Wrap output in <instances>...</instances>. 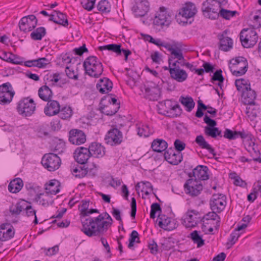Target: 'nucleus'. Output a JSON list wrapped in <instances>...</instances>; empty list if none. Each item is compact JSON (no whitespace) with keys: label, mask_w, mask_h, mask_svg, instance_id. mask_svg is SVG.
I'll return each instance as SVG.
<instances>
[{"label":"nucleus","mask_w":261,"mask_h":261,"mask_svg":"<svg viewBox=\"0 0 261 261\" xmlns=\"http://www.w3.org/2000/svg\"><path fill=\"white\" fill-rule=\"evenodd\" d=\"M171 77L179 83H182L187 80L188 73L184 69L176 67L170 69Z\"/></svg>","instance_id":"obj_25"},{"label":"nucleus","mask_w":261,"mask_h":261,"mask_svg":"<svg viewBox=\"0 0 261 261\" xmlns=\"http://www.w3.org/2000/svg\"><path fill=\"white\" fill-rule=\"evenodd\" d=\"M149 128L147 125H142L138 128V134L140 137H148L150 135Z\"/></svg>","instance_id":"obj_57"},{"label":"nucleus","mask_w":261,"mask_h":261,"mask_svg":"<svg viewBox=\"0 0 261 261\" xmlns=\"http://www.w3.org/2000/svg\"><path fill=\"white\" fill-rule=\"evenodd\" d=\"M90 156L89 150L84 147L76 148L74 152L75 160L81 164L86 163Z\"/></svg>","instance_id":"obj_21"},{"label":"nucleus","mask_w":261,"mask_h":261,"mask_svg":"<svg viewBox=\"0 0 261 261\" xmlns=\"http://www.w3.org/2000/svg\"><path fill=\"white\" fill-rule=\"evenodd\" d=\"M65 72L67 76L71 79L77 80L78 79V74L77 71L73 70L70 66H66L65 68Z\"/></svg>","instance_id":"obj_58"},{"label":"nucleus","mask_w":261,"mask_h":261,"mask_svg":"<svg viewBox=\"0 0 261 261\" xmlns=\"http://www.w3.org/2000/svg\"><path fill=\"white\" fill-rule=\"evenodd\" d=\"M195 141L201 148L207 149L213 156L216 155L214 149L205 141L203 136H197Z\"/></svg>","instance_id":"obj_36"},{"label":"nucleus","mask_w":261,"mask_h":261,"mask_svg":"<svg viewBox=\"0 0 261 261\" xmlns=\"http://www.w3.org/2000/svg\"><path fill=\"white\" fill-rule=\"evenodd\" d=\"M44 194L42 193L37 194L34 199V200L44 206H47L49 205V202L48 200L49 196L48 195H46L44 196V197H42V196Z\"/></svg>","instance_id":"obj_52"},{"label":"nucleus","mask_w":261,"mask_h":261,"mask_svg":"<svg viewBox=\"0 0 261 261\" xmlns=\"http://www.w3.org/2000/svg\"><path fill=\"white\" fill-rule=\"evenodd\" d=\"M153 190L151 184L149 181H142V189L141 192L148 196Z\"/></svg>","instance_id":"obj_55"},{"label":"nucleus","mask_w":261,"mask_h":261,"mask_svg":"<svg viewBox=\"0 0 261 261\" xmlns=\"http://www.w3.org/2000/svg\"><path fill=\"white\" fill-rule=\"evenodd\" d=\"M184 188L187 194L195 197L200 194L203 189V186L200 181L189 179L185 184Z\"/></svg>","instance_id":"obj_9"},{"label":"nucleus","mask_w":261,"mask_h":261,"mask_svg":"<svg viewBox=\"0 0 261 261\" xmlns=\"http://www.w3.org/2000/svg\"><path fill=\"white\" fill-rule=\"evenodd\" d=\"M60 158L55 153H49L43 155L41 164L49 171L57 170L61 165Z\"/></svg>","instance_id":"obj_7"},{"label":"nucleus","mask_w":261,"mask_h":261,"mask_svg":"<svg viewBox=\"0 0 261 261\" xmlns=\"http://www.w3.org/2000/svg\"><path fill=\"white\" fill-rule=\"evenodd\" d=\"M226 201L221 194H214L210 201V205L212 211L221 213L225 207Z\"/></svg>","instance_id":"obj_14"},{"label":"nucleus","mask_w":261,"mask_h":261,"mask_svg":"<svg viewBox=\"0 0 261 261\" xmlns=\"http://www.w3.org/2000/svg\"><path fill=\"white\" fill-rule=\"evenodd\" d=\"M197 12V10L194 4L192 3H187L179 10L178 15L176 16L177 20L178 17H182L186 19L190 18L194 16Z\"/></svg>","instance_id":"obj_20"},{"label":"nucleus","mask_w":261,"mask_h":261,"mask_svg":"<svg viewBox=\"0 0 261 261\" xmlns=\"http://www.w3.org/2000/svg\"><path fill=\"white\" fill-rule=\"evenodd\" d=\"M218 212L212 211V212H209L204 215L203 218L206 220H216V224L215 227L218 229L220 226V218L217 215Z\"/></svg>","instance_id":"obj_47"},{"label":"nucleus","mask_w":261,"mask_h":261,"mask_svg":"<svg viewBox=\"0 0 261 261\" xmlns=\"http://www.w3.org/2000/svg\"><path fill=\"white\" fill-rule=\"evenodd\" d=\"M158 211H161L160 205L158 203H154L151 205V211L150 213V217L152 219L155 217L156 213Z\"/></svg>","instance_id":"obj_63"},{"label":"nucleus","mask_w":261,"mask_h":261,"mask_svg":"<svg viewBox=\"0 0 261 261\" xmlns=\"http://www.w3.org/2000/svg\"><path fill=\"white\" fill-rule=\"evenodd\" d=\"M235 85L238 91L242 93L244 90H247L251 88L250 84L248 80L241 78L237 79L235 81Z\"/></svg>","instance_id":"obj_40"},{"label":"nucleus","mask_w":261,"mask_h":261,"mask_svg":"<svg viewBox=\"0 0 261 261\" xmlns=\"http://www.w3.org/2000/svg\"><path fill=\"white\" fill-rule=\"evenodd\" d=\"M207 106L203 103L201 100L198 101V109L196 112L195 116L198 118H201L203 115L202 110H205L207 109Z\"/></svg>","instance_id":"obj_59"},{"label":"nucleus","mask_w":261,"mask_h":261,"mask_svg":"<svg viewBox=\"0 0 261 261\" xmlns=\"http://www.w3.org/2000/svg\"><path fill=\"white\" fill-rule=\"evenodd\" d=\"M59 182L58 180L54 179L49 181L48 184L45 185V190L46 193L51 195H56L60 192Z\"/></svg>","instance_id":"obj_37"},{"label":"nucleus","mask_w":261,"mask_h":261,"mask_svg":"<svg viewBox=\"0 0 261 261\" xmlns=\"http://www.w3.org/2000/svg\"><path fill=\"white\" fill-rule=\"evenodd\" d=\"M15 95L12 86L9 82L0 85V103L7 105L10 103Z\"/></svg>","instance_id":"obj_8"},{"label":"nucleus","mask_w":261,"mask_h":261,"mask_svg":"<svg viewBox=\"0 0 261 261\" xmlns=\"http://www.w3.org/2000/svg\"><path fill=\"white\" fill-rule=\"evenodd\" d=\"M46 34V30L41 27L37 28L31 34V38L34 40H40Z\"/></svg>","instance_id":"obj_41"},{"label":"nucleus","mask_w":261,"mask_h":261,"mask_svg":"<svg viewBox=\"0 0 261 261\" xmlns=\"http://www.w3.org/2000/svg\"><path fill=\"white\" fill-rule=\"evenodd\" d=\"M87 148L91 156L100 158L105 154V148L98 143L93 142Z\"/></svg>","instance_id":"obj_24"},{"label":"nucleus","mask_w":261,"mask_h":261,"mask_svg":"<svg viewBox=\"0 0 261 261\" xmlns=\"http://www.w3.org/2000/svg\"><path fill=\"white\" fill-rule=\"evenodd\" d=\"M47 101L46 106L44 109L45 114L48 116H52L58 114L60 108L59 102L51 99Z\"/></svg>","instance_id":"obj_23"},{"label":"nucleus","mask_w":261,"mask_h":261,"mask_svg":"<svg viewBox=\"0 0 261 261\" xmlns=\"http://www.w3.org/2000/svg\"><path fill=\"white\" fill-rule=\"evenodd\" d=\"M38 94L40 98L45 101L51 99L53 96L52 90L46 84L39 88Z\"/></svg>","instance_id":"obj_33"},{"label":"nucleus","mask_w":261,"mask_h":261,"mask_svg":"<svg viewBox=\"0 0 261 261\" xmlns=\"http://www.w3.org/2000/svg\"><path fill=\"white\" fill-rule=\"evenodd\" d=\"M221 7V3L217 0H206L202 3L201 11L205 17L215 20L219 18Z\"/></svg>","instance_id":"obj_3"},{"label":"nucleus","mask_w":261,"mask_h":261,"mask_svg":"<svg viewBox=\"0 0 261 261\" xmlns=\"http://www.w3.org/2000/svg\"><path fill=\"white\" fill-rule=\"evenodd\" d=\"M256 97V92L251 88L242 93V101L245 105L254 103Z\"/></svg>","instance_id":"obj_31"},{"label":"nucleus","mask_w":261,"mask_h":261,"mask_svg":"<svg viewBox=\"0 0 261 261\" xmlns=\"http://www.w3.org/2000/svg\"><path fill=\"white\" fill-rule=\"evenodd\" d=\"M227 31H224L221 34L218 35L219 39V49L224 51H227L232 48V40L226 36Z\"/></svg>","instance_id":"obj_22"},{"label":"nucleus","mask_w":261,"mask_h":261,"mask_svg":"<svg viewBox=\"0 0 261 261\" xmlns=\"http://www.w3.org/2000/svg\"><path fill=\"white\" fill-rule=\"evenodd\" d=\"M257 38L256 32L252 29H244L240 34L242 45L246 48L253 46L257 42Z\"/></svg>","instance_id":"obj_5"},{"label":"nucleus","mask_w":261,"mask_h":261,"mask_svg":"<svg viewBox=\"0 0 261 261\" xmlns=\"http://www.w3.org/2000/svg\"><path fill=\"white\" fill-rule=\"evenodd\" d=\"M237 13L236 11H230L221 8L219 12V17L221 16L224 19L229 20L231 17L235 16Z\"/></svg>","instance_id":"obj_49"},{"label":"nucleus","mask_w":261,"mask_h":261,"mask_svg":"<svg viewBox=\"0 0 261 261\" xmlns=\"http://www.w3.org/2000/svg\"><path fill=\"white\" fill-rule=\"evenodd\" d=\"M85 73L91 77L98 78L103 71L102 63L95 56L88 57L83 63Z\"/></svg>","instance_id":"obj_2"},{"label":"nucleus","mask_w":261,"mask_h":261,"mask_svg":"<svg viewBox=\"0 0 261 261\" xmlns=\"http://www.w3.org/2000/svg\"><path fill=\"white\" fill-rule=\"evenodd\" d=\"M166 48L170 52V56L168 58V63L171 65L172 62L174 59H178L180 61L185 60L182 51L181 49L178 47H173L170 44L166 46Z\"/></svg>","instance_id":"obj_26"},{"label":"nucleus","mask_w":261,"mask_h":261,"mask_svg":"<svg viewBox=\"0 0 261 261\" xmlns=\"http://www.w3.org/2000/svg\"><path fill=\"white\" fill-rule=\"evenodd\" d=\"M179 101L182 105L186 107L188 112H191L195 106V102L191 97L181 96Z\"/></svg>","instance_id":"obj_42"},{"label":"nucleus","mask_w":261,"mask_h":261,"mask_svg":"<svg viewBox=\"0 0 261 261\" xmlns=\"http://www.w3.org/2000/svg\"><path fill=\"white\" fill-rule=\"evenodd\" d=\"M23 185L22 180L20 178H16L9 183L8 190L12 193H17L21 190Z\"/></svg>","instance_id":"obj_39"},{"label":"nucleus","mask_w":261,"mask_h":261,"mask_svg":"<svg viewBox=\"0 0 261 261\" xmlns=\"http://www.w3.org/2000/svg\"><path fill=\"white\" fill-rule=\"evenodd\" d=\"M72 173L76 177L82 178L84 177L87 173L86 169H83L81 167H73L72 169Z\"/></svg>","instance_id":"obj_53"},{"label":"nucleus","mask_w":261,"mask_h":261,"mask_svg":"<svg viewBox=\"0 0 261 261\" xmlns=\"http://www.w3.org/2000/svg\"><path fill=\"white\" fill-rule=\"evenodd\" d=\"M97 8L102 13H109L111 11V5L108 1L102 0L98 3Z\"/></svg>","instance_id":"obj_48"},{"label":"nucleus","mask_w":261,"mask_h":261,"mask_svg":"<svg viewBox=\"0 0 261 261\" xmlns=\"http://www.w3.org/2000/svg\"><path fill=\"white\" fill-rule=\"evenodd\" d=\"M208 168L203 165H198L193 170V174L196 179L205 180L208 179Z\"/></svg>","instance_id":"obj_29"},{"label":"nucleus","mask_w":261,"mask_h":261,"mask_svg":"<svg viewBox=\"0 0 261 261\" xmlns=\"http://www.w3.org/2000/svg\"><path fill=\"white\" fill-rule=\"evenodd\" d=\"M38 20L34 15L23 17L19 22V29L24 32L33 30L37 25Z\"/></svg>","instance_id":"obj_10"},{"label":"nucleus","mask_w":261,"mask_h":261,"mask_svg":"<svg viewBox=\"0 0 261 261\" xmlns=\"http://www.w3.org/2000/svg\"><path fill=\"white\" fill-rule=\"evenodd\" d=\"M168 147L167 143L163 139H156L151 144V148L154 151L161 152L165 150Z\"/></svg>","instance_id":"obj_38"},{"label":"nucleus","mask_w":261,"mask_h":261,"mask_svg":"<svg viewBox=\"0 0 261 261\" xmlns=\"http://www.w3.org/2000/svg\"><path fill=\"white\" fill-rule=\"evenodd\" d=\"M23 209V207L20 203L17 202L15 205L10 206L9 210L12 215H18L21 212Z\"/></svg>","instance_id":"obj_60"},{"label":"nucleus","mask_w":261,"mask_h":261,"mask_svg":"<svg viewBox=\"0 0 261 261\" xmlns=\"http://www.w3.org/2000/svg\"><path fill=\"white\" fill-rule=\"evenodd\" d=\"M247 144V150L253 157V159L258 157L260 155V152L257 148V146L255 143L252 141H250L248 142Z\"/></svg>","instance_id":"obj_46"},{"label":"nucleus","mask_w":261,"mask_h":261,"mask_svg":"<svg viewBox=\"0 0 261 261\" xmlns=\"http://www.w3.org/2000/svg\"><path fill=\"white\" fill-rule=\"evenodd\" d=\"M204 134L208 137H211L213 138H216L217 137L219 136L222 137L221 130H219L218 128L214 127H204Z\"/></svg>","instance_id":"obj_43"},{"label":"nucleus","mask_w":261,"mask_h":261,"mask_svg":"<svg viewBox=\"0 0 261 261\" xmlns=\"http://www.w3.org/2000/svg\"><path fill=\"white\" fill-rule=\"evenodd\" d=\"M165 107L164 113L165 115L171 117H176L179 116L181 113V109L178 104H174L170 100L165 101L164 105H162Z\"/></svg>","instance_id":"obj_13"},{"label":"nucleus","mask_w":261,"mask_h":261,"mask_svg":"<svg viewBox=\"0 0 261 261\" xmlns=\"http://www.w3.org/2000/svg\"><path fill=\"white\" fill-rule=\"evenodd\" d=\"M25 211H26L27 215L28 217L34 216L35 219H34V220L33 221V223L35 224H38V219H37V216H36V212L35 210H34L32 208V206H31V205L27 206V207L25 208Z\"/></svg>","instance_id":"obj_62"},{"label":"nucleus","mask_w":261,"mask_h":261,"mask_svg":"<svg viewBox=\"0 0 261 261\" xmlns=\"http://www.w3.org/2000/svg\"><path fill=\"white\" fill-rule=\"evenodd\" d=\"M86 141L84 132L78 129H72L69 132V141L72 144L80 145Z\"/></svg>","instance_id":"obj_16"},{"label":"nucleus","mask_w":261,"mask_h":261,"mask_svg":"<svg viewBox=\"0 0 261 261\" xmlns=\"http://www.w3.org/2000/svg\"><path fill=\"white\" fill-rule=\"evenodd\" d=\"M59 115L61 119H67L69 118L72 114V110L70 107H64L60 109Z\"/></svg>","instance_id":"obj_51"},{"label":"nucleus","mask_w":261,"mask_h":261,"mask_svg":"<svg viewBox=\"0 0 261 261\" xmlns=\"http://www.w3.org/2000/svg\"><path fill=\"white\" fill-rule=\"evenodd\" d=\"M0 240L6 241L13 237L14 231L12 229V226L9 224H2L1 225Z\"/></svg>","instance_id":"obj_30"},{"label":"nucleus","mask_w":261,"mask_h":261,"mask_svg":"<svg viewBox=\"0 0 261 261\" xmlns=\"http://www.w3.org/2000/svg\"><path fill=\"white\" fill-rule=\"evenodd\" d=\"M171 16L168 13L166 9L161 7L153 19V24L158 26H168L171 21Z\"/></svg>","instance_id":"obj_12"},{"label":"nucleus","mask_w":261,"mask_h":261,"mask_svg":"<svg viewBox=\"0 0 261 261\" xmlns=\"http://www.w3.org/2000/svg\"><path fill=\"white\" fill-rule=\"evenodd\" d=\"M240 236V234L239 232L234 229V230L230 234L227 244H230L231 246L233 245L238 240Z\"/></svg>","instance_id":"obj_64"},{"label":"nucleus","mask_w":261,"mask_h":261,"mask_svg":"<svg viewBox=\"0 0 261 261\" xmlns=\"http://www.w3.org/2000/svg\"><path fill=\"white\" fill-rule=\"evenodd\" d=\"M61 79L59 73H54L53 74H48L44 77L45 84L47 83L49 85H54L55 83H57Z\"/></svg>","instance_id":"obj_45"},{"label":"nucleus","mask_w":261,"mask_h":261,"mask_svg":"<svg viewBox=\"0 0 261 261\" xmlns=\"http://www.w3.org/2000/svg\"><path fill=\"white\" fill-rule=\"evenodd\" d=\"M103 102H106L107 103H110L111 104L114 105H119L120 106V103L118 102L116 96L112 94H107L104 96L100 100V103L103 104Z\"/></svg>","instance_id":"obj_50"},{"label":"nucleus","mask_w":261,"mask_h":261,"mask_svg":"<svg viewBox=\"0 0 261 261\" xmlns=\"http://www.w3.org/2000/svg\"><path fill=\"white\" fill-rule=\"evenodd\" d=\"M122 133L116 128H113L107 133L105 140L108 144L111 145L120 144L122 141Z\"/></svg>","instance_id":"obj_15"},{"label":"nucleus","mask_w":261,"mask_h":261,"mask_svg":"<svg viewBox=\"0 0 261 261\" xmlns=\"http://www.w3.org/2000/svg\"><path fill=\"white\" fill-rule=\"evenodd\" d=\"M149 3L147 0H135V4L132 8L136 17H143L148 12Z\"/></svg>","instance_id":"obj_11"},{"label":"nucleus","mask_w":261,"mask_h":261,"mask_svg":"<svg viewBox=\"0 0 261 261\" xmlns=\"http://www.w3.org/2000/svg\"><path fill=\"white\" fill-rule=\"evenodd\" d=\"M139 243V234L136 230H133L130 235L128 247L131 248L134 246L135 242Z\"/></svg>","instance_id":"obj_56"},{"label":"nucleus","mask_w":261,"mask_h":261,"mask_svg":"<svg viewBox=\"0 0 261 261\" xmlns=\"http://www.w3.org/2000/svg\"><path fill=\"white\" fill-rule=\"evenodd\" d=\"M100 110L104 114L108 116H112L115 114L120 108L119 105L111 104L103 102V104L100 103Z\"/></svg>","instance_id":"obj_28"},{"label":"nucleus","mask_w":261,"mask_h":261,"mask_svg":"<svg viewBox=\"0 0 261 261\" xmlns=\"http://www.w3.org/2000/svg\"><path fill=\"white\" fill-rule=\"evenodd\" d=\"M246 108V113L250 120H253L259 113V108L255 102L247 104Z\"/></svg>","instance_id":"obj_34"},{"label":"nucleus","mask_w":261,"mask_h":261,"mask_svg":"<svg viewBox=\"0 0 261 261\" xmlns=\"http://www.w3.org/2000/svg\"><path fill=\"white\" fill-rule=\"evenodd\" d=\"M36 109V104L29 97L21 99L17 103V110L18 113L24 116H31Z\"/></svg>","instance_id":"obj_6"},{"label":"nucleus","mask_w":261,"mask_h":261,"mask_svg":"<svg viewBox=\"0 0 261 261\" xmlns=\"http://www.w3.org/2000/svg\"><path fill=\"white\" fill-rule=\"evenodd\" d=\"M199 213L195 210L188 211L185 218L182 219V223L187 228L195 227L199 219Z\"/></svg>","instance_id":"obj_19"},{"label":"nucleus","mask_w":261,"mask_h":261,"mask_svg":"<svg viewBox=\"0 0 261 261\" xmlns=\"http://www.w3.org/2000/svg\"><path fill=\"white\" fill-rule=\"evenodd\" d=\"M158 225L161 228L167 231H171L176 228V224L174 221L168 217L164 219L160 218Z\"/></svg>","instance_id":"obj_35"},{"label":"nucleus","mask_w":261,"mask_h":261,"mask_svg":"<svg viewBox=\"0 0 261 261\" xmlns=\"http://www.w3.org/2000/svg\"><path fill=\"white\" fill-rule=\"evenodd\" d=\"M191 238L194 243L196 244L197 247H202L204 244V240L202 239V236H200L197 230H194L190 234Z\"/></svg>","instance_id":"obj_44"},{"label":"nucleus","mask_w":261,"mask_h":261,"mask_svg":"<svg viewBox=\"0 0 261 261\" xmlns=\"http://www.w3.org/2000/svg\"><path fill=\"white\" fill-rule=\"evenodd\" d=\"M99 50H108L116 54L117 56L121 55L123 53L125 56V61L127 60L128 56L131 54V51L129 49H124L121 48V44H110L106 45L100 46L98 47Z\"/></svg>","instance_id":"obj_17"},{"label":"nucleus","mask_w":261,"mask_h":261,"mask_svg":"<svg viewBox=\"0 0 261 261\" xmlns=\"http://www.w3.org/2000/svg\"><path fill=\"white\" fill-rule=\"evenodd\" d=\"M145 93L151 100H157L160 93V89L154 84L153 86L145 85Z\"/></svg>","instance_id":"obj_32"},{"label":"nucleus","mask_w":261,"mask_h":261,"mask_svg":"<svg viewBox=\"0 0 261 261\" xmlns=\"http://www.w3.org/2000/svg\"><path fill=\"white\" fill-rule=\"evenodd\" d=\"M82 203L79 205L82 224L81 231L89 237L102 235L112 225V218L107 212L94 218L87 217L93 213L99 214V212L97 209H89V200H82Z\"/></svg>","instance_id":"obj_1"},{"label":"nucleus","mask_w":261,"mask_h":261,"mask_svg":"<svg viewBox=\"0 0 261 261\" xmlns=\"http://www.w3.org/2000/svg\"><path fill=\"white\" fill-rule=\"evenodd\" d=\"M165 159L170 164L177 165L182 160V154L172 148L167 149L164 153Z\"/></svg>","instance_id":"obj_18"},{"label":"nucleus","mask_w":261,"mask_h":261,"mask_svg":"<svg viewBox=\"0 0 261 261\" xmlns=\"http://www.w3.org/2000/svg\"><path fill=\"white\" fill-rule=\"evenodd\" d=\"M96 88L101 93H107L111 91L113 83L109 79L103 77L99 80L96 84Z\"/></svg>","instance_id":"obj_27"},{"label":"nucleus","mask_w":261,"mask_h":261,"mask_svg":"<svg viewBox=\"0 0 261 261\" xmlns=\"http://www.w3.org/2000/svg\"><path fill=\"white\" fill-rule=\"evenodd\" d=\"M232 66L229 68L232 74L236 76H240L244 75L248 69V62L247 60L243 57H238L230 61Z\"/></svg>","instance_id":"obj_4"},{"label":"nucleus","mask_w":261,"mask_h":261,"mask_svg":"<svg viewBox=\"0 0 261 261\" xmlns=\"http://www.w3.org/2000/svg\"><path fill=\"white\" fill-rule=\"evenodd\" d=\"M96 0H82V7L88 11H91L94 7Z\"/></svg>","instance_id":"obj_61"},{"label":"nucleus","mask_w":261,"mask_h":261,"mask_svg":"<svg viewBox=\"0 0 261 261\" xmlns=\"http://www.w3.org/2000/svg\"><path fill=\"white\" fill-rule=\"evenodd\" d=\"M55 12L56 14V18L57 19V21L60 22L58 24L62 25L64 27L67 26L68 24V21L66 16L64 14L59 11H56Z\"/></svg>","instance_id":"obj_54"}]
</instances>
